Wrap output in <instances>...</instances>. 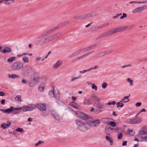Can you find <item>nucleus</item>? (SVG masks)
<instances>
[{"label":"nucleus","mask_w":147,"mask_h":147,"mask_svg":"<svg viewBox=\"0 0 147 147\" xmlns=\"http://www.w3.org/2000/svg\"><path fill=\"white\" fill-rule=\"evenodd\" d=\"M146 61H147V57L146 58H144L142 60H140V62H142V61L145 62Z\"/></svg>","instance_id":"64"},{"label":"nucleus","mask_w":147,"mask_h":147,"mask_svg":"<svg viewBox=\"0 0 147 147\" xmlns=\"http://www.w3.org/2000/svg\"><path fill=\"white\" fill-rule=\"evenodd\" d=\"M129 96H125L124 97V98L122 99L120 101V102H127L129 101V99L128 98Z\"/></svg>","instance_id":"28"},{"label":"nucleus","mask_w":147,"mask_h":147,"mask_svg":"<svg viewBox=\"0 0 147 147\" xmlns=\"http://www.w3.org/2000/svg\"><path fill=\"white\" fill-rule=\"evenodd\" d=\"M62 33L61 32H59L56 34H54L50 36L51 40H53L57 38H58L61 36L62 35Z\"/></svg>","instance_id":"19"},{"label":"nucleus","mask_w":147,"mask_h":147,"mask_svg":"<svg viewBox=\"0 0 147 147\" xmlns=\"http://www.w3.org/2000/svg\"><path fill=\"white\" fill-rule=\"evenodd\" d=\"M115 33H117L118 32H120L119 29V28H116L115 29H113Z\"/></svg>","instance_id":"59"},{"label":"nucleus","mask_w":147,"mask_h":147,"mask_svg":"<svg viewBox=\"0 0 147 147\" xmlns=\"http://www.w3.org/2000/svg\"><path fill=\"white\" fill-rule=\"evenodd\" d=\"M50 111L51 112V114L53 116L55 115V114L56 113V112L54 110H51Z\"/></svg>","instance_id":"58"},{"label":"nucleus","mask_w":147,"mask_h":147,"mask_svg":"<svg viewBox=\"0 0 147 147\" xmlns=\"http://www.w3.org/2000/svg\"><path fill=\"white\" fill-rule=\"evenodd\" d=\"M127 81L128 83H129L130 86H133V81L131 80L130 78H128L127 79Z\"/></svg>","instance_id":"37"},{"label":"nucleus","mask_w":147,"mask_h":147,"mask_svg":"<svg viewBox=\"0 0 147 147\" xmlns=\"http://www.w3.org/2000/svg\"><path fill=\"white\" fill-rule=\"evenodd\" d=\"M77 125L78 129L81 131L84 132L87 130L88 128L86 123L82 120L78 119L75 121Z\"/></svg>","instance_id":"3"},{"label":"nucleus","mask_w":147,"mask_h":147,"mask_svg":"<svg viewBox=\"0 0 147 147\" xmlns=\"http://www.w3.org/2000/svg\"><path fill=\"white\" fill-rule=\"evenodd\" d=\"M23 67V63L20 62H14L10 66L11 69L13 70H19L22 69Z\"/></svg>","instance_id":"4"},{"label":"nucleus","mask_w":147,"mask_h":147,"mask_svg":"<svg viewBox=\"0 0 147 147\" xmlns=\"http://www.w3.org/2000/svg\"><path fill=\"white\" fill-rule=\"evenodd\" d=\"M11 51V49L9 47H6L5 49L2 51V52L3 53H9Z\"/></svg>","instance_id":"23"},{"label":"nucleus","mask_w":147,"mask_h":147,"mask_svg":"<svg viewBox=\"0 0 147 147\" xmlns=\"http://www.w3.org/2000/svg\"><path fill=\"white\" fill-rule=\"evenodd\" d=\"M49 112L46 110L42 111V115L44 116H45L48 115L49 114Z\"/></svg>","instance_id":"48"},{"label":"nucleus","mask_w":147,"mask_h":147,"mask_svg":"<svg viewBox=\"0 0 147 147\" xmlns=\"http://www.w3.org/2000/svg\"><path fill=\"white\" fill-rule=\"evenodd\" d=\"M95 16L94 12H91L88 13L84 14L82 16L74 17V18L76 19L89 18Z\"/></svg>","instance_id":"5"},{"label":"nucleus","mask_w":147,"mask_h":147,"mask_svg":"<svg viewBox=\"0 0 147 147\" xmlns=\"http://www.w3.org/2000/svg\"><path fill=\"white\" fill-rule=\"evenodd\" d=\"M141 103L140 102H138L136 104V107L140 106L141 105Z\"/></svg>","instance_id":"63"},{"label":"nucleus","mask_w":147,"mask_h":147,"mask_svg":"<svg viewBox=\"0 0 147 147\" xmlns=\"http://www.w3.org/2000/svg\"><path fill=\"white\" fill-rule=\"evenodd\" d=\"M92 118H90L89 120L86 121V124L90 126L95 127L98 126L100 123V121L98 119H97L95 121H93L92 120Z\"/></svg>","instance_id":"6"},{"label":"nucleus","mask_w":147,"mask_h":147,"mask_svg":"<svg viewBox=\"0 0 147 147\" xmlns=\"http://www.w3.org/2000/svg\"><path fill=\"white\" fill-rule=\"evenodd\" d=\"M39 78L40 77L39 76L34 77L32 82L29 83L30 86V87H33L35 86L36 84L34 83V82H38V81Z\"/></svg>","instance_id":"17"},{"label":"nucleus","mask_w":147,"mask_h":147,"mask_svg":"<svg viewBox=\"0 0 147 147\" xmlns=\"http://www.w3.org/2000/svg\"><path fill=\"white\" fill-rule=\"evenodd\" d=\"M60 27L59 26H57L56 27L53 28L52 29L48 30L45 32V33H46V35H47L48 34H50L51 33L53 32L58 29Z\"/></svg>","instance_id":"18"},{"label":"nucleus","mask_w":147,"mask_h":147,"mask_svg":"<svg viewBox=\"0 0 147 147\" xmlns=\"http://www.w3.org/2000/svg\"><path fill=\"white\" fill-rule=\"evenodd\" d=\"M118 28L120 32L123 31L124 30H126V26H123L121 27H119Z\"/></svg>","instance_id":"47"},{"label":"nucleus","mask_w":147,"mask_h":147,"mask_svg":"<svg viewBox=\"0 0 147 147\" xmlns=\"http://www.w3.org/2000/svg\"><path fill=\"white\" fill-rule=\"evenodd\" d=\"M8 77L13 79H14L15 78H19V75L15 74H12L11 75L9 74H8Z\"/></svg>","instance_id":"29"},{"label":"nucleus","mask_w":147,"mask_h":147,"mask_svg":"<svg viewBox=\"0 0 147 147\" xmlns=\"http://www.w3.org/2000/svg\"><path fill=\"white\" fill-rule=\"evenodd\" d=\"M105 138L106 140L110 142V145L112 146L113 144V140L112 139L108 136H106Z\"/></svg>","instance_id":"24"},{"label":"nucleus","mask_w":147,"mask_h":147,"mask_svg":"<svg viewBox=\"0 0 147 147\" xmlns=\"http://www.w3.org/2000/svg\"><path fill=\"white\" fill-rule=\"evenodd\" d=\"M22 61L25 63H28L29 62V59L26 57H24L22 59Z\"/></svg>","instance_id":"34"},{"label":"nucleus","mask_w":147,"mask_h":147,"mask_svg":"<svg viewBox=\"0 0 147 147\" xmlns=\"http://www.w3.org/2000/svg\"><path fill=\"white\" fill-rule=\"evenodd\" d=\"M94 51H92L89 52L88 53H86L83 55H80V56H79L76 58H74L72 61V63H73L77 61H79L83 58H84L88 56V55H90L91 54L93 53L94 52Z\"/></svg>","instance_id":"8"},{"label":"nucleus","mask_w":147,"mask_h":147,"mask_svg":"<svg viewBox=\"0 0 147 147\" xmlns=\"http://www.w3.org/2000/svg\"><path fill=\"white\" fill-rule=\"evenodd\" d=\"M139 139L141 141L147 142V132L140 131L138 136Z\"/></svg>","instance_id":"7"},{"label":"nucleus","mask_w":147,"mask_h":147,"mask_svg":"<svg viewBox=\"0 0 147 147\" xmlns=\"http://www.w3.org/2000/svg\"><path fill=\"white\" fill-rule=\"evenodd\" d=\"M11 122L10 121H7L6 123H4L1 125V127L4 129L9 127L11 125Z\"/></svg>","instance_id":"14"},{"label":"nucleus","mask_w":147,"mask_h":147,"mask_svg":"<svg viewBox=\"0 0 147 147\" xmlns=\"http://www.w3.org/2000/svg\"><path fill=\"white\" fill-rule=\"evenodd\" d=\"M76 114L78 117L83 120H88L90 118L91 119V117H89V116L86 114L80 112H77Z\"/></svg>","instance_id":"9"},{"label":"nucleus","mask_w":147,"mask_h":147,"mask_svg":"<svg viewBox=\"0 0 147 147\" xmlns=\"http://www.w3.org/2000/svg\"><path fill=\"white\" fill-rule=\"evenodd\" d=\"M115 33L114 30L113 29L109 30L107 32L103 34V35L104 36L106 37Z\"/></svg>","instance_id":"20"},{"label":"nucleus","mask_w":147,"mask_h":147,"mask_svg":"<svg viewBox=\"0 0 147 147\" xmlns=\"http://www.w3.org/2000/svg\"><path fill=\"white\" fill-rule=\"evenodd\" d=\"M96 46L97 45L95 44L87 48L77 51L71 54L69 57V58H72L78 56H80V55H82L85 52L90 51L92 49L96 47Z\"/></svg>","instance_id":"1"},{"label":"nucleus","mask_w":147,"mask_h":147,"mask_svg":"<svg viewBox=\"0 0 147 147\" xmlns=\"http://www.w3.org/2000/svg\"><path fill=\"white\" fill-rule=\"evenodd\" d=\"M44 40L43 39H41L39 40L36 41L35 43V45H42L45 44Z\"/></svg>","instance_id":"21"},{"label":"nucleus","mask_w":147,"mask_h":147,"mask_svg":"<svg viewBox=\"0 0 147 147\" xmlns=\"http://www.w3.org/2000/svg\"><path fill=\"white\" fill-rule=\"evenodd\" d=\"M22 74L24 76H28L30 72L29 68L28 67H26L24 68L22 70Z\"/></svg>","instance_id":"16"},{"label":"nucleus","mask_w":147,"mask_h":147,"mask_svg":"<svg viewBox=\"0 0 147 147\" xmlns=\"http://www.w3.org/2000/svg\"><path fill=\"white\" fill-rule=\"evenodd\" d=\"M43 143V142L42 141H38V142H37V143H36L35 144V146H37L39 145H40L41 144H42Z\"/></svg>","instance_id":"57"},{"label":"nucleus","mask_w":147,"mask_h":147,"mask_svg":"<svg viewBox=\"0 0 147 147\" xmlns=\"http://www.w3.org/2000/svg\"><path fill=\"white\" fill-rule=\"evenodd\" d=\"M146 7H147V6H142L137 7L133 10L132 13H140L144 10Z\"/></svg>","instance_id":"12"},{"label":"nucleus","mask_w":147,"mask_h":147,"mask_svg":"<svg viewBox=\"0 0 147 147\" xmlns=\"http://www.w3.org/2000/svg\"><path fill=\"white\" fill-rule=\"evenodd\" d=\"M98 65H95L94 67H91L90 68V70L92 69H96L98 68Z\"/></svg>","instance_id":"62"},{"label":"nucleus","mask_w":147,"mask_h":147,"mask_svg":"<svg viewBox=\"0 0 147 147\" xmlns=\"http://www.w3.org/2000/svg\"><path fill=\"white\" fill-rule=\"evenodd\" d=\"M127 16V15L125 13H123V16H121L120 17V19H123L124 18L126 17Z\"/></svg>","instance_id":"56"},{"label":"nucleus","mask_w":147,"mask_h":147,"mask_svg":"<svg viewBox=\"0 0 147 147\" xmlns=\"http://www.w3.org/2000/svg\"><path fill=\"white\" fill-rule=\"evenodd\" d=\"M91 88L92 89L94 90L95 91H96L97 90V86L94 84H92Z\"/></svg>","instance_id":"44"},{"label":"nucleus","mask_w":147,"mask_h":147,"mask_svg":"<svg viewBox=\"0 0 147 147\" xmlns=\"http://www.w3.org/2000/svg\"><path fill=\"white\" fill-rule=\"evenodd\" d=\"M49 95L51 97H53L55 96L54 92L52 90H51L49 92Z\"/></svg>","instance_id":"40"},{"label":"nucleus","mask_w":147,"mask_h":147,"mask_svg":"<svg viewBox=\"0 0 147 147\" xmlns=\"http://www.w3.org/2000/svg\"><path fill=\"white\" fill-rule=\"evenodd\" d=\"M80 76H78L77 77H73L71 79V81L72 82H74L76 80L79 79L80 78Z\"/></svg>","instance_id":"46"},{"label":"nucleus","mask_w":147,"mask_h":147,"mask_svg":"<svg viewBox=\"0 0 147 147\" xmlns=\"http://www.w3.org/2000/svg\"><path fill=\"white\" fill-rule=\"evenodd\" d=\"M122 136H123V135L121 133H119L117 134L118 139H120L122 138Z\"/></svg>","instance_id":"55"},{"label":"nucleus","mask_w":147,"mask_h":147,"mask_svg":"<svg viewBox=\"0 0 147 147\" xmlns=\"http://www.w3.org/2000/svg\"><path fill=\"white\" fill-rule=\"evenodd\" d=\"M35 106L40 110L43 111L46 110V107L45 104H36L35 105Z\"/></svg>","instance_id":"13"},{"label":"nucleus","mask_w":147,"mask_h":147,"mask_svg":"<svg viewBox=\"0 0 147 147\" xmlns=\"http://www.w3.org/2000/svg\"><path fill=\"white\" fill-rule=\"evenodd\" d=\"M127 133L130 135V136H134V131L132 129H128V131Z\"/></svg>","instance_id":"30"},{"label":"nucleus","mask_w":147,"mask_h":147,"mask_svg":"<svg viewBox=\"0 0 147 147\" xmlns=\"http://www.w3.org/2000/svg\"><path fill=\"white\" fill-rule=\"evenodd\" d=\"M55 97L57 100L59 99V94H57L55 95Z\"/></svg>","instance_id":"60"},{"label":"nucleus","mask_w":147,"mask_h":147,"mask_svg":"<svg viewBox=\"0 0 147 147\" xmlns=\"http://www.w3.org/2000/svg\"><path fill=\"white\" fill-rule=\"evenodd\" d=\"M147 3V1H131L129 2L130 3Z\"/></svg>","instance_id":"33"},{"label":"nucleus","mask_w":147,"mask_h":147,"mask_svg":"<svg viewBox=\"0 0 147 147\" xmlns=\"http://www.w3.org/2000/svg\"><path fill=\"white\" fill-rule=\"evenodd\" d=\"M109 24L108 23H105L103 24L94 26L91 28V31H94L97 30L99 29L105 28L108 26Z\"/></svg>","instance_id":"11"},{"label":"nucleus","mask_w":147,"mask_h":147,"mask_svg":"<svg viewBox=\"0 0 147 147\" xmlns=\"http://www.w3.org/2000/svg\"><path fill=\"white\" fill-rule=\"evenodd\" d=\"M53 116L55 119L57 120H59L61 119L60 117L57 113Z\"/></svg>","instance_id":"36"},{"label":"nucleus","mask_w":147,"mask_h":147,"mask_svg":"<svg viewBox=\"0 0 147 147\" xmlns=\"http://www.w3.org/2000/svg\"><path fill=\"white\" fill-rule=\"evenodd\" d=\"M27 106L29 111H32L35 109V106L33 104H30Z\"/></svg>","instance_id":"26"},{"label":"nucleus","mask_w":147,"mask_h":147,"mask_svg":"<svg viewBox=\"0 0 147 147\" xmlns=\"http://www.w3.org/2000/svg\"><path fill=\"white\" fill-rule=\"evenodd\" d=\"M134 25H131L129 26H126V30H129L131 28H134Z\"/></svg>","instance_id":"53"},{"label":"nucleus","mask_w":147,"mask_h":147,"mask_svg":"<svg viewBox=\"0 0 147 147\" xmlns=\"http://www.w3.org/2000/svg\"><path fill=\"white\" fill-rule=\"evenodd\" d=\"M15 131H18L20 132H23L24 131L23 129L21 128H18L15 129Z\"/></svg>","instance_id":"52"},{"label":"nucleus","mask_w":147,"mask_h":147,"mask_svg":"<svg viewBox=\"0 0 147 147\" xmlns=\"http://www.w3.org/2000/svg\"><path fill=\"white\" fill-rule=\"evenodd\" d=\"M142 121V119L140 118H136L134 119H129L126 121V122L130 124L138 123Z\"/></svg>","instance_id":"10"},{"label":"nucleus","mask_w":147,"mask_h":147,"mask_svg":"<svg viewBox=\"0 0 147 147\" xmlns=\"http://www.w3.org/2000/svg\"><path fill=\"white\" fill-rule=\"evenodd\" d=\"M16 57H11L7 60V61L8 63H11L13 61L16 59Z\"/></svg>","instance_id":"31"},{"label":"nucleus","mask_w":147,"mask_h":147,"mask_svg":"<svg viewBox=\"0 0 147 147\" xmlns=\"http://www.w3.org/2000/svg\"><path fill=\"white\" fill-rule=\"evenodd\" d=\"M62 64V62L61 61L59 60L53 65V67L54 69H57V68L60 67L61 65Z\"/></svg>","instance_id":"22"},{"label":"nucleus","mask_w":147,"mask_h":147,"mask_svg":"<svg viewBox=\"0 0 147 147\" xmlns=\"http://www.w3.org/2000/svg\"><path fill=\"white\" fill-rule=\"evenodd\" d=\"M95 105L97 106V107L99 109H101L105 108V106L104 105H97L96 104Z\"/></svg>","instance_id":"50"},{"label":"nucleus","mask_w":147,"mask_h":147,"mask_svg":"<svg viewBox=\"0 0 147 147\" xmlns=\"http://www.w3.org/2000/svg\"><path fill=\"white\" fill-rule=\"evenodd\" d=\"M22 108V109H23L22 111L23 112H26L27 111H29L28 110V106H24L22 107H21Z\"/></svg>","instance_id":"38"},{"label":"nucleus","mask_w":147,"mask_h":147,"mask_svg":"<svg viewBox=\"0 0 147 147\" xmlns=\"http://www.w3.org/2000/svg\"><path fill=\"white\" fill-rule=\"evenodd\" d=\"M16 100L19 102H21L22 100L21 99V96L20 95H17L15 98Z\"/></svg>","instance_id":"49"},{"label":"nucleus","mask_w":147,"mask_h":147,"mask_svg":"<svg viewBox=\"0 0 147 147\" xmlns=\"http://www.w3.org/2000/svg\"><path fill=\"white\" fill-rule=\"evenodd\" d=\"M105 54L104 51L98 53L96 55V58H100L104 56Z\"/></svg>","instance_id":"25"},{"label":"nucleus","mask_w":147,"mask_h":147,"mask_svg":"<svg viewBox=\"0 0 147 147\" xmlns=\"http://www.w3.org/2000/svg\"><path fill=\"white\" fill-rule=\"evenodd\" d=\"M113 50H107L105 51H104L105 55L108 54L109 53H111L113 51Z\"/></svg>","instance_id":"45"},{"label":"nucleus","mask_w":147,"mask_h":147,"mask_svg":"<svg viewBox=\"0 0 147 147\" xmlns=\"http://www.w3.org/2000/svg\"><path fill=\"white\" fill-rule=\"evenodd\" d=\"M22 109L21 107L19 108H14L11 106L9 108L6 109V113L7 114L10 113L12 112L14 110H20Z\"/></svg>","instance_id":"15"},{"label":"nucleus","mask_w":147,"mask_h":147,"mask_svg":"<svg viewBox=\"0 0 147 147\" xmlns=\"http://www.w3.org/2000/svg\"><path fill=\"white\" fill-rule=\"evenodd\" d=\"M43 86L42 84H41L38 88V90L40 92H43V91L44 87Z\"/></svg>","instance_id":"43"},{"label":"nucleus","mask_w":147,"mask_h":147,"mask_svg":"<svg viewBox=\"0 0 147 147\" xmlns=\"http://www.w3.org/2000/svg\"><path fill=\"white\" fill-rule=\"evenodd\" d=\"M45 41V44H47L52 41L50 36H49L48 37L44 38Z\"/></svg>","instance_id":"27"},{"label":"nucleus","mask_w":147,"mask_h":147,"mask_svg":"<svg viewBox=\"0 0 147 147\" xmlns=\"http://www.w3.org/2000/svg\"><path fill=\"white\" fill-rule=\"evenodd\" d=\"M131 66V65L130 64L128 65H124L122 66V68H125L126 67H128Z\"/></svg>","instance_id":"61"},{"label":"nucleus","mask_w":147,"mask_h":147,"mask_svg":"<svg viewBox=\"0 0 147 147\" xmlns=\"http://www.w3.org/2000/svg\"><path fill=\"white\" fill-rule=\"evenodd\" d=\"M45 36H46V33H45V32H44L42 34L38 35V36L37 38L38 39H40L43 38Z\"/></svg>","instance_id":"42"},{"label":"nucleus","mask_w":147,"mask_h":147,"mask_svg":"<svg viewBox=\"0 0 147 147\" xmlns=\"http://www.w3.org/2000/svg\"><path fill=\"white\" fill-rule=\"evenodd\" d=\"M109 119L111 120V119L109 118H102V119L101 121H102V122L106 123V122H107L108 121H109Z\"/></svg>","instance_id":"35"},{"label":"nucleus","mask_w":147,"mask_h":147,"mask_svg":"<svg viewBox=\"0 0 147 147\" xmlns=\"http://www.w3.org/2000/svg\"><path fill=\"white\" fill-rule=\"evenodd\" d=\"M94 102V104L98 105L100 104V101L99 98L96 96L92 95L89 98H85L84 100V104L85 105H89L92 103V100Z\"/></svg>","instance_id":"2"},{"label":"nucleus","mask_w":147,"mask_h":147,"mask_svg":"<svg viewBox=\"0 0 147 147\" xmlns=\"http://www.w3.org/2000/svg\"><path fill=\"white\" fill-rule=\"evenodd\" d=\"M107 83L104 82L102 85V87L103 89H105L107 87Z\"/></svg>","instance_id":"54"},{"label":"nucleus","mask_w":147,"mask_h":147,"mask_svg":"<svg viewBox=\"0 0 147 147\" xmlns=\"http://www.w3.org/2000/svg\"><path fill=\"white\" fill-rule=\"evenodd\" d=\"M109 123H108V124L109 125H110L111 126L113 127H115L116 125V123L113 121H111L110 122L109 121Z\"/></svg>","instance_id":"41"},{"label":"nucleus","mask_w":147,"mask_h":147,"mask_svg":"<svg viewBox=\"0 0 147 147\" xmlns=\"http://www.w3.org/2000/svg\"><path fill=\"white\" fill-rule=\"evenodd\" d=\"M116 105L117 106V107H122L124 106V104L120 102H118L117 103Z\"/></svg>","instance_id":"39"},{"label":"nucleus","mask_w":147,"mask_h":147,"mask_svg":"<svg viewBox=\"0 0 147 147\" xmlns=\"http://www.w3.org/2000/svg\"><path fill=\"white\" fill-rule=\"evenodd\" d=\"M70 105L76 108H78L79 107L78 105L74 102H71Z\"/></svg>","instance_id":"32"},{"label":"nucleus","mask_w":147,"mask_h":147,"mask_svg":"<svg viewBox=\"0 0 147 147\" xmlns=\"http://www.w3.org/2000/svg\"><path fill=\"white\" fill-rule=\"evenodd\" d=\"M90 69H88L87 70H86V69L85 70H84L83 71H80V73L81 74H83L84 73H86L87 71H90Z\"/></svg>","instance_id":"51"}]
</instances>
